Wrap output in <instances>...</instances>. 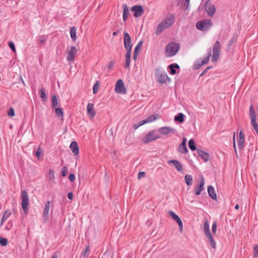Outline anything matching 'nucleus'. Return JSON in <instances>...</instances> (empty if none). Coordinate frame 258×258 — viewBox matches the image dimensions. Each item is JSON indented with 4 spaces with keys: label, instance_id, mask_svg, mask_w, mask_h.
<instances>
[{
    "label": "nucleus",
    "instance_id": "obj_1",
    "mask_svg": "<svg viewBox=\"0 0 258 258\" xmlns=\"http://www.w3.org/2000/svg\"><path fill=\"white\" fill-rule=\"evenodd\" d=\"M155 76L157 81L161 84H165L167 80L169 82L170 81L166 73L161 69V68L156 69Z\"/></svg>",
    "mask_w": 258,
    "mask_h": 258
},
{
    "label": "nucleus",
    "instance_id": "obj_2",
    "mask_svg": "<svg viewBox=\"0 0 258 258\" xmlns=\"http://www.w3.org/2000/svg\"><path fill=\"white\" fill-rule=\"evenodd\" d=\"M179 49V44L175 42H170L165 47V54L167 56L175 55Z\"/></svg>",
    "mask_w": 258,
    "mask_h": 258
},
{
    "label": "nucleus",
    "instance_id": "obj_3",
    "mask_svg": "<svg viewBox=\"0 0 258 258\" xmlns=\"http://www.w3.org/2000/svg\"><path fill=\"white\" fill-rule=\"evenodd\" d=\"M212 21L209 19H205L198 21L196 24L197 29L203 31L209 30L212 26Z\"/></svg>",
    "mask_w": 258,
    "mask_h": 258
},
{
    "label": "nucleus",
    "instance_id": "obj_4",
    "mask_svg": "<svg viewBox=\"0 0 258 258\" xmlns=\"http://www.w3.org/2000/svg\"><path fill=\"white\" fill-rule=\"evenodd\" d=\"M21 199L22 200V207L25 214H27L28 212V207L29 203V196L27 191L23 189L21 191Z\"/></svg>",
    "mask_w": 258,
    "mask_h": 258
},
{
    "label": "nucleus",
    "instance_id": "obj_5",
    "mask_svg": "<svg viewBox=\"0 0 258 258\" xmlns=\"http://www.w3.org/2000/svg\"><path fill=\"white\" fill-rule=\"evenodd\" d=\"M155 132L156 131L155 130L149 132L148 134L142 139V142L145 144H147L149 142L160 138V136L158 134H156Z\"/></svg>",
    "mask_w": 258,
    "mask_h": 258
},
{
    "label": "nucleus",
    "instance_id": "obj_6",
    "mask_svg": "<svg viewBox=\"0 0 258 258\" xmlns=\"http://www.w3.org/2000/svg\"><path fill=\"white\" fill-rule=\"evenodd\" d=\"M221 50V44L219 41H217L213 46V54L212 57V61L216 62L219 58Z\"/></svg>",
    "mask_w": 258,
    "mask_h": 258
},
{
    "label": "nucleus",
    "instance_id": "obj_7",
    "mask_svg": "<svg viewBox=\"0 0 258 258\" xmlns=\"http://www.w3.org/2000/svg\"><path fill=\"white\" fill-rule=\"evenodd\" d=\"M209 54L207 57H205L203 60L199 59L197 60L193 66L194 70L199 69L202 66L208 63L209 61V58L211 56V49L209 48Z\"/></svg>",
    "mask_w": 258,
    "mask_h": 258
},
{
    "label": "nucleus",
    "instance_id": "obj_8",
    "mask_svg": "<svg viewBox=\"0 0 258 258\" xmlns=\"http://www.w3.org/2000/svg\"><path fill=\"white\" fill-rule=\"evenodd\" d=\"M115 91L117 93L125 94L126 90L121 79H119L116 83Z\"/></svg>",
    "mask_w": 258,
    "mask_h": 258
},
{
    "label": "nucleus",
    "instance_id": "obj_9",
    "mask_svg": "<svg viewBox=\"0 0 258 258\" xmlns=\"http://www.w3.org/2000/svg\"><path fill=\"white\" fill-rule=\"evenodd\" d=\"M131 11L134 12V16L136 18L141 17L144 13V10L141 5H135L132 7Z\"/></svg>",
    "mask_w": 258,
    "mask_h": 258
},
{
    "label": "nucleus",
    "instance_id": "obj_10",
    "mask_svg": "<svg viewBox=\"0 0 258 258\" xmlns=\"http://www.w3.org/2000/svg\"><path fill=\"white\" fill-rule=\"evenodd\" d=\"M123 44L126 49H132L133 44L131 43V38L130 34L127 32L123 33Z\"/></svg>",
    "mask_w": 258,
    "mask_h": 258
},
{
    "label": "nucleus",
    "instance_id": "obj_11",
    "mask_svg": "<svg viewBox=\"0 0 258 258\" xmlns=\"http://www.w3.org/2000/svg\"><path fill=\"white\" fill-rule=\"evenodd\" d=\"M209 0H207L205 4V5H207L206 11L209 16L212 17L215 14L216 7L214 4H209Z\"/></svg>",
    "mask_w": 258,
    "mask_h": 258
},
{
    "label": "nucleus",
    "instance_id": "obj_12",
    "mask_svg": "<svg viewBox=\"0 0 258 258\" xmlns=\"http://www.w3.org/2000/svg\"><path fill=\"white\" fill-rule=\"evenodd\" d=\"M168 214L172 218V219H174L177 222L179 226V230L181 232L182 231L183 224L181 220L179 217V216L177 215H176L174 212L171 211H169Z\"/></svg>",
    "mask_w": 258,
    "mask_h": 258
},
{
    "label": "nucleus",
    "instance_id": "obj_13",
    "mask_svg": "<svg viewBox=\"0 0 258 258\" xmlns=\"http://www.w3.org/2000/svg\"><path fill=\"white\" fill-rule=\"evenodd\" d=\"M158 132L161 134L167 135L170 133H175L176 131V130L169 126H164L159 128Z\"/></svg>",
    "mask_w": 258,
    "mask_h": 258
},
{
    "label": "nucleus",
    "instance_id": "obj_14",
    "mask_svg": "<svg viewBox=\"0 0 258 258\" xmlns=\"http://www.w3.org/2000/svg\"><path fill=\"white\" fill-rule=\"evenodd\" d=\"M77 50L75 46H71L70 50L69 51L67 55V60L68 61H71L73 60L77 53Z\"/></svg>",
    "mask_w": 258,
    "mask_h": 258
},
{
    "label": "nucleus",
    "instance_id": "obj_15",
    "mask_svg": "<svg viewBox=\"0 0 258 258\" xmlns=\"http://www.w3.org/2000/svg\"><path fill=\"white\" fill-rule=\"evenodd\" d=\"M94 104L93 103H89L87 106V111L89 117L93 118L96 115V112L93 109Z\"/></svg>",
    "mask_w": 258,
    "mask_h": 258
},
{
    "label": "nucleus",
    "instance_id": "obj_16",
    "mask_svg": "<svg viewBox=\"0 0 258 258\" xmlns=\"http://www.w3.org/2000/svg\"><path fill=\"white\" fill-rule=\"evenodd\" d=\"M245 142V136L244 134L242 131L239 133V139L237 141L238 146L239 150H242L244 146Z\"/></svg>",
    "mask_w": 258,
    "mask_h": 258
},
{
    "label": "nucleus",
    "instance_id": "obj_17",
    "mask_svg": "<svg viewBox=\"0 0 258 258\" xmlns=\"http://www.w3.org/2000/svg\"><path fill=\"white\" fill-rule=\"evenodd\" d=\"M174 16L172 15L169 17L164 19L162 22L163 23L164 26H167V28L170 27L174 23Z\"/></svg>",
    "mask_w": 258,
    "mask_h": 258
},
{
    "label": "nucleus",
    "instance_id": "obj_18",
    "mask_svg": "<svg viewBox=\"0 0 258 258\" xmlns=\"http://www.w3.org/2000/svg\"><path fill=\"white\" fill-rule=\"evenodd\" d=\"M197 153L205 162H207L209 160V154L201 149H197Z\"/></svg>",
    "mask_w": 258,
    "mask_h": 258
},
{
    "label": "nucleus",
    "instance_id": "obj_19",
    "mask_svg": "<svg viewBox=\"0 0 258 258\" xmlns=\"http://www.w3.org/2000/svg\"><path fill=\"white\" fill-rule=\"evenodd\" d=\"M204 184V178L202 177L200 181V184L195 187V194L196 195H200L202 190H203Z\"/></svg>",
    "mask_w": 258,
    "mask_h": 258
},
{
    "label": "nucleus",
    "instance_id": "obj_20",
    "mask_svg": "<svg viewBox=\"0 0 258 258\" xmlns=\"http://www.w3.org/2000/svg\"><path fill=\"white\" fill-rule=\"evenodd\" d=\"M167 163L168 164H173L175 167L176 168V170L178 172H182V164L177 160H169L167 162Z\"/></svg>",
    "mask_w": 258,
    "mask_h": 258
},
{
    "label": "nucleus",
    "instance_id": "obj_21",
    "mask_svg": "<svg viewBox=\"0 0 258 258\" xmlns=\"http://www.w3.org/2000/svg\"><path fill=\"white\" fill-rule=\"evenodd\" d=\"M160 118V116L157 114H154L149 116L147 118L143 120V123H150L157 119H159Z\"/></svg>",
    "mask_w": 258,
    "mask_h": 258
},
{
    "label": "nucleus",
    "instance_id": "obj_22",
    "mask_svg": "<svg viewBox=\"0 0 258 258\" xmlns=\"http://www.w3.org/2000/svg\"><path fill=\"white\" fill-rule=\"evenodd\" d=\"M70 149L72 152L77 155L79 153V148L78 143L76 141H73L70 146Z\"/></svg>",
    "mask_w": 258,
    "mask_h": 258
},
{
    "label": "nucleus",
    "instance_id": "obj_23",
    "mask_svg": "<svg viewBox=\"0 0 258 258\" xmlns=\"http://www.w3.org/2000/svg\"><path fill=\"white\" fill-rule=\"evenodd\" d=\"M208 193L209 196L213 200H217V195L215 191V189L212 185H209L208 186Z\"/></svg>",
    "mask_w": 258,
    "mask_h": 258
},
{
    "label": "nucleus",
    "instance_id": "obj_24",
    "mask_svg": "<svg viewBox=\"0 0 258 258\" xmlns=\"http://www.w3.org/2000/svg\"><path fill=\"white\" fill-rule=\"evenodd\" d=\"M143 44V41L141 40L140 41L138 44L136 45L135 47V48L134 49V55H133V59L136 60L138 56L139 55V50L141 49L142 46Z\"/></svg>",
    "mask_w": 258,
    "mask_h": 258
},
{
    "label": "nucleus",
    "instance_id": "obj_25",
    "mask_svg": "<svg viewBox=\"0 0 258 258\" xmlns=\"http://www.w3.org/2000/svg\"><path fill=\"white\" fill-rule=\"evenodd\" d=\"M122 8H123V16H123V21H125L128 17L129 8H128V6L125 4H123L122 5Z\"/></svg>",
    "mask_w": 258,
    "mask_h": 258
},
{
    "label": "nucleus",
    "instance_id": "obj_26",
    "mask_svg": "<svg viewBox=\"0 0 258 258\" xmlns=\"http://www.w3.org/2000/svg\"><path fill=\"white\" fill-rule=\"evenodd\" d=\"M50 203L49 201H47L45 205V207L43 210V217L45 220L48 219V213L50 209Z\"/></svg>",
    "mask_w": 258,
    "mask_h": 258
},
{
    "label": "nucleus",
    "instance_id": "obj_27",
    "mask_svg": "<svg viewBox=\"0 0 258 258\" xmlns=\"http://www.w3.org/2000/svg\"><path fill=\"white\" fill-rule=\"evenodd\" d=\"M168 68L170 70V74L174 75L176 73V69H179V66L177 63H172L168 66Z\"/></svg>",
    "mask_w": 258,
    "mask_h": 258
},
{
    "label": "nucleus",
    "instance_id": "obj_28",
    "mask_svg": "<svg viewBox=\"0 0 258 258\" xmlns=\"http://www.w3.org/2000/svg\"><path fill=\"white\" fill-rule=\"evenodd\" d=\"M207 239H208L209 240V242L210 244V245L211 246L214 248V249H216V243L215 242V241L214 240V238L211 234L210 233V234H208L207 235H206Z\"/></svg>",
    "mask_w": 258,
    "mask_h": 258
},
{
    "label": "nucleus",
    "instance_id": "obj_29",
    "mask_svg": "<svg viewBox=\"0 0 258 258\" xmlns=\"http://www.w3.org/2000/svg\"><path fill=\"white\" fill-rule=\"evenodd\" d=\"M11 214V212L8 211H6L3 213L2 218L1 222H0V227L4 224V222L10 216Z\"/></svg>",
    "mask_w": 258,
    "mask_h": 258
},
{
    "label": "nucleus",
    "instance_id": "obj_30",
    "mask_svg": "<svg viewBox=\"0 0 258 258\" xmlns=\"http://www.w3.org/2000/svg\"><path fill=\"white\" fill-rule=\"evenodd\" d=\"M174 120L176 122L182 123L184 120V115L181 112L179 113L177 115L174 116Z\"/></svg>",
    "mask_w": 258,
    "mask_h": 258
},
{
    "label": "nucleus",
    "instance_id": "obj_31",
    "mask_svg": "<svg viewBox=\"0 0 258 258\" xmlns=\"http://www.w3.org/2000/svg\"><path fill=\"white\" fill-rule=\"evenodd\" d=\"M76 31L77 28L75 26H72L70 29V35L71 38L73 40V41H76L77 39L76 36Z\"/></svg>",
    "mask_w": 258,
    "mask_h": 258
},
{
    "label": "nucleus",
    "instance_id": "obj_32",
    "mask_svg": "<svg viewBox=\"0 0 258 258\" xmlns=\"http://www.w3.org/2000/svg\"><path fill=\"white\" fill-rule=\"evenodd\" d=\"M167 28V26H164L162 22L160 23L157 26L156 33V34H160L164 29Z\"/></svg>",
    "mask_w": 258,
    "mask_h": 258
},
{
    "label": "nucleus",
    "instance_id": "obj_33",
    "mask_svg": "<svg viewBox=\"0 0 258 258\" xmlns=\"http://www.w3.org/2000/svg\"><path fill=\"white\" fill-rule=\"evenodd\" d=\"M204 231L205 232V235H207L208 234L211 233V231L210 230L209 224L208 220H205L204 223Z\"/></svg>",
    "mask_w": 258,
    "mask_h": 258
},
{
    "label": "nucleus",
    "instance_id": "obj_34",
    "mask_svg": "<svg viewBox=\"0 0 258 258\" xmlns=\"http://www.w3.org/2000/svg\"><path fill=\"white\" fill-rule=\"evenodd\" d=\"M178 151L182 154H186L188 152L186 145L180 144L178 147Z\"/></svg>",
    "mask_w": 258,
    "mask_h": 258
},
{
    "label": "nucleus",
    "instance_id": "obj_35",
    "mask_svg": "<svg viewBox=\"0 0 258 258\" xmlns=\"http://www.w3.org/2000/svg\"><path fill=\"white\" fill-rule=\"evenodd\" d=\"M185 181L188 186H190L192 184V177L190 175H186L185 176Z\"/></svg>",
    "mask_w": 258,
    "mask_h": 258
},
{
    "label": "nucleus",
    "instance_id": "obj_36",
    "mask_svg": "<svg viewBox=\"0 0 258 258\" xmlns=\"http://www.w3.org/2000/svg\"><path fill=\"white\" fill-rule=\"evenodd\" d=\"M188 147L191 151H195L197 150V147L194 140L191 139L188 141Z\"/></svg>",
    "mask_w": 258,
    "mask_h": 258
},
{
    "label": "nucleus",
    "instance_id": "obj_37",
    "mask_svg": "<svg viewBox=\"0 0 258 258\" xmlns=\"http://www.w3.org/2000/svg\"><path fill=\"white\" fill-rule=\"evenodd\" d=\"M55 113L58 117L62 119L63 117V112L61 108H56L55 109Z\"/></svg>",
    "mask_w": 258,
    "mask_h": 258
},
{
    "label": "nucleus",
    "instance_id": "obj_38",
    "mask_svg": "<svg viewBox=\"0 0 258 258\" xmlns=\"http://www.w3.org/2000/svg\"><path fill=\"white\" fill-rule=\"evenodd\" d=\"M237 36L236 34L233 35L232 38L228 42V46L229 47L231 46L237 40Z\"/></svg>",
    "mask_w": 258,
    "mask_h": 258
},
{
    "label": "nucleus",
    "instance_id": "obj_39",
    "mask_svg": "<svg viewBox=\"0 0 258 258\" xmlns=\"http://www.w3.org/2000/svg\"><path fill=\"white\" fill-rule=\"evenodd\" d=\"M58 100L57 97L55 95H53L52 97V105L51 107L53 108H54L56 107V106L58 105Z\"/></svg>",
    "mask_w": 258,
    "mask_h": 258
},
{
    "label": "nucleus",
    "instance_id": "obj_40",
    "mask_svg": "<svg viewBox=\"0 0 258 258\" xmlns=\"http://www.w3.org/2000/svg\"><path fill=\"white\" fill-rule=\"evenodd\" d=\"M40 97L42 98V101H45L46 100V94L45 93V91L44 88H41L40 90Z\"/></svg>",
    "mask_w": 258,
    "mask_h": 258
},
{
    "label": "nucleus",
    "instance_id": "obj_41",
    "mask_svg": "<svg viewBox=\"0 0 258 258\" xmlns=\"http://www.w3.org/2000/svg\"><path fill=\"white\" fill-rule=\"evenodd\" d=\"M100 87V82L99 81H97L93 87V92L94 94H96L98 91Z\"/></svg>",
    "mask_w": 258,
    "mask_h": 258
},
{
    "label": "nucleus",
    "instance_id": "obj_42",
    "mask_svg": "<svg viewBox=\"0 0 258 258\" xmlns=\"http://www.w3.org/2000/svg\"><path fill=\"white\" fill-rule=\"evenodd\" d=\"M90 251L89 246H87L85 249V250L82 251L81 253V255L83 257H86L88 256V253Z\"/></svg>",
    "mask_w": 258,
    "mask_h": 258
},
{
    "label": "nucleus",
    "instance_id": "obj_43",
    "mask_svg": "<svg viewBox=\"0 0 258 258\" xmlns=\"http://www.w3.org/2000/svg\"><path fill=\"white\" fill-rule=\"evenodd\" d=\"M251 124L258 135V124L256 120L251 121Z\"/></svg>",
    "mask_w": 258,
    "mask_h": 258
},
{
    "label": "nucleus",
    "instance_id": "obj_44",
    "mask_svg": "<svg viewBox=\"0 0 258 258\" xmlns=\"http://www.w3.org/2000/svg\"><path fill=\"white\" fill-rule=\"evenodd\" d=\"M8 241L7 238L0 237V245L2 246H6L8 244Z\"/></svg>",
    "mask_w": 258,
    "mask_h": 258
},
{
    "label": "nucleus",
    "instance_id": "obj_45",
    "mask_svg": "<svg viewBox=\"0 0 258 258\" xmlns=\"http://www.w3.org/2000/svg\"><path fill=\"white\" fill-rule=\"evenodd\" d=\"M250 121L256 120V114L255 111L249 113Z\"/></svg>",
    "mask_w": 258,
    "mask_h": 258
},
{
    "label": "nucleus",
    "instance_id": "obj_46",
    "mask_svg": "<svg viewBox=\"0 0 258 258\" xmlns=\"http://www.w3.org/2000/svg\"><path fill=\"white\" fill-rule=\"evenodd\" d=\"M144 124H145V123H143V120H142L139 121L138 123L134 124L133 127L135 130H136V129L138 128L140 126H141Z\"/></svg>",
    "mask_w": 258,
    "mask_h": 258
},
{
    "label": "nucleus",
    "instance_id": "obj_47",
    "mask_svg": "<svg viewBox=\"0 0 258 258\" xmlns=\"http://www.w3.org/2000/svg\"><path fill=\"white\" fill-rule=\"evenodd\" d=\"M42 152V151L41 148L40 147H39L37 150L35 152V155L38 159H39Z\"/></svg>",
    "mask_w": 258,
    "mask_h": 258
},
{
    "label": "nucleus",
    "instance_id": "obj_48",
    "mask_svg": "<svg viewBox=\"0 0 258 258\" xmlns=\"http://www.w3.org/2000/svg\"><path fill=\"white\" fill-rule=\"evenodd\" d=\"M13 223L12 221H10L6 225V227H5V229L6 230H11L12 227H13Z\"/></svg>",
    "mask_w": 258,
    "mask_h": 258
},
{
    "label": "nucleus",
    "instance_id": "obj_49",
    "mask_svg": "<svg viewBox=\"0 0 258 258\" xmlns=\"http://www.w3.org/2000/svg\"><path fill=\"white\" fill-rule=\"evenodd\" d=\"M68 172V170L67 169V167L66 166H63L61 172V175L63 177H65L67 175Z\"/></svg>",
    "mask_w": 258,
    "mask_h": 258
},
{
    "label": "nucleus",
    "instance_id": "obj_50",
    "mask_svg": "<svg viewBox=\"0 0 258 258\" xmlns=\"http://www.w3.org/2000/svg\"><path fill=\"white\" fill-rule=\"evenodd\" d=\"M8 45H9V47L13 50V52H16L15 46V44L13 42H12V41L9 42Z\"/></svg>",
    "mask_w": 258,
    "mask_h": 258
},
{
    "label": "nucleus",
    "instance_id": "obj_51",
    "mask_svg": "<svg viewBox=\"0 0 258 258\" xmlns=\"http://www.w3.org/2000/svg\"><path fill=\"white\" fill-rule=\"evenodd\" d=\"M217 222L215 221L212 226V231L213 234H215L217 231Z\"/></svg>",
    "mask_w": 258,
    "mask_h": 258
},
{
    "label": "nucleus",
    "instance_id": "obj_52",
    "mask_svg": "<svg viewBox=\"0 0 258 258\" xmlns=\"http://www.w3.org/2000/svg\"><path fill=\"white\" fill-rule=\"evenodd\" d=\"M253 256L258 257V245H256L253 248Z\"/></svg>",
    "mask_w": 258,
    "mask_h": 258
},
{
    "label": "nucleus",
    "instance_id": "obj_53",
    "mask_svg": "<svg viewBox=\"0 0 258 258\" xmlns=\"http://www.w3.org/2000/svg\"><path fill=\"white\" fill-rule=\"evenodd\" d=\"M8 114L9 116L13 117L15 116V111L13 107H11L8 112Z\"/></svg>",
    "mask_w": 258,
    "mask_h": 258
},
{
    "label": "nucleus",
    "instance_id": "obj_54",
    "mask_svg": "<svg viewBox=\"0 0 258 258\" xmlns=\"http://www.w3.org/2000/svg\"><path fill=\"white\" fill-rule=\"evenodd\" d=\"M131 63V58H125V62L124 64V68L128 69L130 68Z\"/></svg>",
    "mask_w": 258,
    "mask_h": 258
},
{
    "label": "nucleus",
    "instance_id": "obj_55",
    "mask_svg": "<svg viewBox=\"0 0 258 258\" xmlns=\"http://www.w3.org/2000/svg\"><path fill=\"white\" fill-rule=\"evenodd\" d=\"M69 179L71 182H74L76 179V176L74 174L71 173L69 176Z\"/></svg>",
    "mask_w": 258,
    "mask_h": 258
},
{
    "label": "nucleus",
    "instance_id": "obj_56",
    "mask_svg": "<svg viewBox=\"0 0 258 258\" xmlns=\"http://www.w3.org/2000/svg\"><path fill=\"white\" fill-rule=\"evenodd\" d=\"M49 177L50 179H52L54 178V172L52 169H50L49 171Z\"/></svg>",
    "mask_w": 258,
    "mask_h": 258
},
{
    "label": "nucleus",
    "instance_id": "obj_57",
    "mask_svg": "<svg viewBox=\"0 0 258 258\" xmlns=\"http://www.w3.org/2000/svg\"><path fill=\"white\" fill-rule=\"evenodd\" d=\"M125 58H131L132 49H126Z\"/></svg>",
    "mask_w": 258,
    "mask_h": 258
},
{
    "label": "nucleus",
    "instance_id": "obj_58",
    "mask_svg": "<svg viewBox=\"0 0 258 258\" xmlns=\"http://www.w3.org/2000/svg\"><path fill=\"white\" fill-rule=\"evenodd\" d=\"M145 176V172L144 171H140L139 172L138 175V178L139 179H141L142 178H143Z\"/></svg>",
    "mask_w": 258,
    "mask_h": 258
},
{
    "label": "nucleus",
    "instance_id": "obj_59",
    "mask_svg": "<svg viewBox=\"0 0 258 258\" xmlns=\"http://www.w3.org/2000/svg\"><path fill=\"white\" fill-rule=\"evenodd\" d=\"M235 133H234V136H233V147H234V151H235V154H236V156L237 157V149H236V144H235Z\"/></svg>",
    "mask_w": 258,
    "mask_h": 258
},
{
    "label": "nucleus",
    "instance_id": "obj_60",
    "mask_svg": "<svg viewBox=\"0 0 258 258\" xmlns=\"http://www.w3.org/2000/svg\"><path fill=\"white\" fill-rule=\"evenodd\" d=\"M114 61H110L109 66H108V69H112L114 66Z\"/></svg>",
    "mask_w": 258,
    "mask_h": 258
},
{
    "label": "nucleus",
    "instance_id": "obj_61",
    "mask_svg": "<svg viewBox=\"0 0 258 258\" xmlns=\"http://www.w3.org/2000/svg\"><path fill=\"white\" fill-rule=\"evenodd\" d=\"M68 197L69 199L72 200L73 198V194L72 192H70L68 194Z\"/></svg>",
    "mask_w": 258,
    "mask_h": 258
},
{
    "label": "nucleus",
    "instance_id": "obj_62",
    "mask_svg": "<svg viewBox=\"0 0 258 258\" xmlns=\"http://www.w3.org/2000/svg\"><path fill=\"white\" fill-rule=\"evenodd\" d=\"M255 111L252 105L249 107V113Z\"/></svg>",
    "mask_w": 258,
    "mask_h": 258
},
{
    "label": "nucleus",
    "instance_id": "obj_63",
    "mask_svg": "<svg viewBox=\"0 0 258 258\" xmlns=\"http://www.w3.org/2000/svg\"><path fill=\"white\" fill-rule=\"evenodd\" d=\"M207 72V71L205 69L203 71V72L200 75V77H201L203 76Z\"/></svg>",
    "mask_w": 258,
    "mask_h": 258
},
{
    "label": "nucleus",
    "instance_id": "obj_64",
    "mask_svg": "<svg viewBox=\"0 0 258 258\" xmlns=\"http://www.w3.org/2000/svg\"><path fill=\"white\" fill-rule=\"evenodd\" d=\"M186 139L184 137V138H183L182 142L181 144H183L186 145Z\"/></svg>",
    "mask_w": 258,
    "mask_h": 258
}]
</instances>
